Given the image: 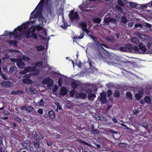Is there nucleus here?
<instances>
[{
    "mask_svg": "<svg viewBox=\"0 0 152 152\" xmlns=\"http://www.w3.org/2000/svg\"><path fill=\"white\" fill-rule=\"evenodd\" d=\"M21 26H22L23 30L26 29L28 28V26L26 24L23 23Z\"/></svg>",
    "mask_w": 152,
    "mask_h": 152,
    "instance_id": "6e6d98bb",
    "label": "nucleus"
},
{
    "mask_svg": "<svg viewBox=\"0 0 152 152\" xmlns=\"http://www.w3.org/2000/svg\"><path fill=\"white\" fill-rule=\"evenodd\" d=\"M97 43L98 44V45L102 49H103L104 50H105V49L103 47V46H104L105 48H110L106 45L102 43H101L100 42H97Z\"/></svg>",
    "mask_w": 152,
    "mask_h": 152,
    "instance_id": "f3484780",
    "label": "nucleus"
},
{
    "mask_svg": "<svg viewBox=\"0 0 152 152\" xmlns=\"http://www.w3.org/2000/svg\"><path fill=\"white\" fill-rule=\"evenodd\" d=\"M131 40L132 42L135 43H137L138 42V39L136 37H133Z\"/></svg>",
    "mask_w": 152,
    "mask_h": 152,
    "instance_id": "09e8293b",
    "label": "nucleus"
},
{
    "mask_svg": "<svg viewBox=\"0 0 152 152\" xmlns=\"http://www.w3.org/2000/svg\"><path fill=\"white\" fill-rule=\"evenodd\" d=\"M129 5L130 7L132 8L138 9L139 8V4H136L135 3L130 2L129 3Z\"/></svg>",
    "mask_w": 152,
    "mask_h": 152,
    "instance_id": "a211bd4d",
    "label": "nucleus"
},
{
    "mask_svg": "<svg viewBox=\"0 0 152 152\" xmlns=\"http://www.w3.org/2000/svg\"><path fill=\"white\" fill-rule=\"evenodd\" d=\"M22 82L25 84H31L33 83V81L29 78H25L22 80Z\"/></svg>",
    "mask_w": 152,
    "mask_h": 152,
    "instance_id": "2eb2a0df",
    "label": "nucleus"
},
{
    "mask_svg": "<svg viewBox=\"0 0 152 152\" xmlns=\"http://www.w3.org/2000/svg\"><path fill=\"white\" fill-rule=\"evenodd\" d=\"M15 68L14 66L10 67V72H13L15 70Z\"/></svg>",
    "mask_w": 152,
    "mask_h": 152,
    "instance_id": "69168bd1",
    "label": "nucleus"
},
{
    "mask_svg": "<svg viewBox=\"0 0 152 152\" xmlns=\"http://www.w3.org/2000/svg\"><path fill=\"white\" fill-rule=\"evenodd\" d=\"M92 143L94 144L96 146V148H97L98 149H99L101 148V145L99 144H97L95 141H92Z\"/></svg>",
    "mask_w": 152,
    "mask_h": 152,
    "instance_id": "5fc2aeb1",
    "label": "nucleus"
},
{
    "mask_svg": "<svg viewBox=\"0 0 152 152\" xmlns=\"http://www.w3.org/2000/svg\"><path fill=\"white\" fill-rule=\"evenodd\" d=\"M34 109L32 107L30 106L28 107V109H27V110L29 112H31L34 111Z\"/></svg>",
    "mask_w": 152,
    "mask_h": 152,
    "instance_id": "a18cd8bd",
    "label": "nucleus"
},
{
    "mask_svg": "<svg viewBox=\"0 0 152 152\" xmlns=\"http://www.w3.org/2000/svg\"><path fill=\"white\" fill-rule=\"evenodd\" d=\"M101 97L100 98V101L102 103H104L107 100L105 95L102 93L100 94Z\"/></svg>",
    "mask_w": 152,
    "mask_h": 152,
    "instance_id": "f8f14e48",
    "label": "nucleus"
},
{
    "mask_svg": "<svg viewBox=\"0 0 152 152\" xmlns=\"http://www.w3.org/2000/svg\"><path fill=\"white\" fill-rule=\"evenodd\" d=\"M148 6L147 4H139L138 9H144L147 8Z\"/></svg>",
    "mask_w": 152,
    "mask_h": 152,
    "instance_id": "cd10ccee",
    "label": "nucleus"
},
{
    "mask_svg": "<svg viewBox=\"0 0 152 152\" xmlns=\"http://www.w3.org/2000/svg\"><path fill=\"white\" fill-rule=\"evenodd\" d=\"M92 92V90L90 88H88L87 89H86L85 91V93L86 94L89 95L91 94Z\"/></svg>",
    "mask_w": 152,
    "mask_h": 152,
    "instance_id": "c03bdc74",
    "label": "nucleus"
},
{
    "mask_svg": "<svg viewBox=\"0 0 152 152\" xmlns=\"http://www.w3.org/2000/svg\"><path fill=\"white\" fill-rule=\"evenodd\" d=\"M43 64V63L42 61H38L35 64V66H36V67L37 66L40 67L42 66Z\"/></svg>",
    "mask_w": 152,
    "mask_h": 152,
    "instance_id": "473e14b6",
    "label": "nucleus"
},
{
    "mask_svg": "<svg viewBox=\"0 0 152 152\" xmlns=\"http://www.w3.org/2000/svg\"><path fill=\"white\" fill-rule=\"evenodd\" d=\"M25 34L24 36H25L26 38L28 39L31 37L30 31H26L25 32Z\"/></svg>",
    "mask_w": 152,
    "mask_h": 152,
    "instance_id": "2f4dec72",
    "label": "nucleus"
},
{
    "mask_svg": "<svg viewBox=\"0 0 152 152\" xmlns=\"http://www.w3.org/2000/svg\"><path fill=\"white\" fill-rule=\"evenodd\" d=\"M106 40L109 42H115V39H114L113 37L112 38H110V37H107L106 39Z\"/></svg>",
    "mask_w": 152,
    "mask_h": 152,
    "instance_id": "4c0bfd02",
    "label": "nucleus"
},
{
    "mask_svg": "<svg viewBox=\"0 0 152 152\" xmlns=\"http://www.w3.org/2000/svg\"><path fill=\"white\" fill-rule=\"evenodd\" d=\"M121 23H126L128 22V20L126 18V17L124 15H123L121 17Z\"/></svg>",
    "mask_w": 152,
    "mask_h": 152,
    "instance_id": "a878e982",
    "label": "nucleus"
},
{
    "mask_svg": "<svg viewBox=\"0 0 152 152\" xmlns=\"http://www.w3.org/2000/svg\"><path fill=\"white\" fill-rule=\"evenodd\" d=\"M75 93V89H73L71 91H70V94L71 96H74V94Z\"/></svg>",
    "mask_w": 152,
    "mask_h": 152,
    "instance_id": "e2e57ef3",
    "label": "nucleus"
},
{
    "mask_svg": "<svg viewBox=\"0 0 152 152\" xmlns=\"http://www.w3.org/2000/svg\"><path fill=\"white\" fill-rule=\"evenodd\" d=\"M114 96L116 97H119L120 96V92L117 90H115L114 93Z\"/></svg>",
    "mask_w": 152,
    "mask_h": 152,
    "instance_id": "ea45409f",
    "label": "nucleus"
},
{
    "mask_svg": "<svg viewBox=\"0 0 152 152\" xmlns=\"http://www.w3.org/2000/svg\"><path fill=\"white\" fill-rule=\"evenodd\" d=\"M66 89L65 87H62L60 91V94L62 96H64L66 94Z\"/></svg>",
    "mask_w": 152,
    "mask_h": 152,
    "instance_id": "9b49d317",
    "label": "nucleus"
},
{
    "mask_svg": "<svg viewBox=\"0 0 152 152\" xmlns=\"http://www.w3.org/2000/svg\"><path fill=\"white\" fill-rule=\"evenodd\" d=\"M91 133L95 135H98L99 133V131L98 129H92L91 131Z\"/></svg>",
    "mask_w": 152,
    "mask_h": 152,
    "instance_id": "393cba45",
    "label": "nucleus"
},
{
    "mask_svg": "<svg viewBox=\"0 0 152 152\" xmlns=\"http://www.w3.org/2000/svg\"><path fill=\"white\" fill-rule=\"evenodd\" d=\"M39 70L38 69H37V68H35V69L33 71L32 74L33 75H37L39 74Z\"/></svg>",
    "mask_w": 152,
    "mask_h": 152,
    "instance_id": "c85d7f7f",
    "label": "nucleus"
},
{
    "mask_svg": "<svg viewBox=\"0 0 152 152\" xmlns=\"http://www.w3.org/2000/svg\"><path fill=\"white\" fill-rule=\"evenodd\" d=\"M31 37L35 39H38L37 36L35 33H32L31 34Z\"/></svg>",
    "mask_w": 152,
    "mask_h": 152,
    "instance_id": "49530a36",
    "label": "nucleus"
},
{
    "mask_svg": "<svg viewBox=\"0 0 152 152\" xmlns=\"http://www.w3.org/2000/svg\"><path fill=\"white\" fill-rule=\"evenodd\" d=\"M136 34L138 36V37L140 38H142L143 37H145V35H144L142 34L139 32H137Z\"/></svg>",
    "mask_w": 152,
    "mask_h": 152,
    "instance_id": "864d4df0",
    "label": "nucleus"
},
{
    "mask_svg": "<svg viewBox=\"0 0 152 152\" xmlns=\"http://www.w3.org/2000/svg\"><path fill=\"white\" fill-rule=\"evenodd\" d=\"M15 62H16L17 65L20 69L23 68L25 65V63L21 59L18 58L15 59Z\"/></svg>",
    "mask_w": 152,
    "mask_h": 152,
    "instance_id": "39448f33",
    "label": "nucleus"
},
{
    "mask_svg": "<svg viewBox=\"0 0 152 152\" xmlns=\"http://www.w3.org/2000/svg\"><path fill=\"white\" fill-rule=\"evenodd\" d=\"M37 111V112L40 114H42L43 113V110L42 109H38Z\"/></svg>",
    "mask_w": 152,
    "mask_h": 152,
    "instance_id": "774afa93",
    "label": "nucleus"
},
{
    "mask_svg": "<svg viewBox=\"0 0 152 152\" xmlns=\"http://www.w3.org/2000/svg\"><path fill=\"white\" fill-rule=\"evenodd\" d=\"M80 25L82 27V29L83 30V28H86L87 27V25L86 23L85 22H83L81 23Z\"/></svg>",
    "mask_w": 152,
    "mask_h": 152,
    "instance_id": "72a5a7b5",
    "label": "nucleus"
},
{
    "mask_svg": "<svg viewBox=\"0 0 152 152\" xmlns=\"http://www.w3.org/2000/svg\"><path fill=\"white\" fill-rule=\"evenodd\" d=\"M111 18L107 17L104 18V22L106 23H108L110 22Z\"/></svg>",
    "mask_w": 152,
    "mask_h": 152,
    "instance_id": "e433bc0d",
    "label": "nucleus"
},
{
    "mask_svg": "<svg viewBox=\"0 0 152 152\" xmlns=\"http://www.w3.org/2000/svg\"><path fill=\"white\" fill-rule=\"evenodd\" d=\"M89 36L91 38L94 40V41L96 42V45L98 46V44L97 43V42H99L97 41V38L96 37H94L93 35L91 34L89 35Z\"/></svg>",
    "mask_w": 152,
    "mask_h": 152,
    "instance_id": "bb28decb",
    "label": "nucleus"
},
{
    "mask_svg": "<svg viewBox=\"0 0 152 152\" xmlns=\"http://www.w3.org/2000/svg\"><path fill=\"white\" fill-rule=\"evenodd\" d=\"M58 84L60 87L62 86V79L61 77L59 78L58 80Z\"/></svg>",
    "mask_w": 152,
    "mask_h": 152,
    "instance_id": "13d9d810",
    "label": "nucleus"
},
{
    "mask_svg": "<svg viewBox=\"0 0 152 152\" xmlns=\"http://www.w3.org/2000/svg\"><path fill=\"white\" fill-rule=\"evenodd\" d=\"M139 27H140V28H142V25L141 24L139 23H136L134 25V27L135 28H137Z\"/></svg>",
    "mask_w": 152,
    "mask_h": 152,
    "instance_id": "4d7b16f0",
    "label": "nucleus"
},
{
    "mask_svg": "<svg viewBox=\"0 0 152 152\" xmlns=\"http://www.w3.org/2000/svg\"><path fill=\"white\" fill-rule=\"evenodd\" d=\"M37 50L39 51H40L44 50L45 48L42 45H39L36 47Z\"/></svg>",
    "mask_w": 152,
    "mask_h": 152,
    "instance_id": "b1692460",
    "label": "nucleus"
},
{
    "mask_svg": "<svg viewBox=\"0 0 152 152\" xmlns=\"http://www.w3.org/2000/svg\"><path fill=\"white\" fill-rule=\"evenodd\" d=\"M144 100L145 102L147 104H150L151 101V98L148 96H145L144 97Z\"/></svg>",
    "mask_w": 152,
    "mask_h": 152,
    "instance_id": "dca6fc26",
    "label": "nucleus"
},
{
    "mask_svg": "<svg viewBox=\"0 0 152 152\" xmlns=\"http://www.w3.org/2000/svg\"><path fill=\"white\" fill-rule=\"evenodd\" d=\"M0 75L3 79L6 80H7V78L6 77V75L4 73H2Z\"/></svg>",
    "mask_w": 152,
    "mask_h": 152,
    "instance_id": "680f3d73",
    "label": "nucleus"
},
{
    "mask_svg": "<svg viewBox=\"0 0 152 152\" xmlns=\"http://www.w3.org/2000/svg\"><path fill=\"white\" fill-rule=\"evenodd\" d=\"M107 96L110 97L112 94V91L110 90H109L107 92Z\"/></svg>",
    "mask_w": 152,
    "mask_h": 152,
    "instance_id": "338daca9",
    "label": "nucleus"
},
{
    "mask_svg": "<svg viewBox=\"0 0 152 152\" xmlns=\"http://www.w3.org/2000/svg\"><path fill=\"white\" fill-rule=\"evenodd\" d=\"M88 97L89 100H94V98L96 97V96L94 94H91L88 95Z\"/></svg>",
    "mask_w": 152,
    "mask_h": 152,
    "instance_id": "5701e85b",
    "label": "nucleus"
},
{
    "mask_svg": "<svg viewBox=\"0 0 152 152\" xmlns=\"http://www.w3.org/2000/svg\"><path fill=\"white\" fill-rule=\"evenodd\" d=\"M45 0H41L38 5L34 10L31 13L30 18L34 19L37 18L39 15L38 12H36L34 14V12L38 8L42 9L43 7V4L44 3ZM46 9L47 11L50 14L52 13V4L51 0H46Z\"/></svg>",
    "mask_w": 152,
    "mask_h": 152,
    "instance_id": "f257e3e1",
    "label": "nucleus"
},
{
    "mask_svg": "<svg viewBox=\"0 0 152 152\" xmlns=\"http://www.w3.org/2000/svg\"><path fill=\"white\" fill-rule=\"evenodd\" d=\"M22 59L24 61H28L30 60V58L25 55H23L22 57Z\"/></svg>",
    "mask_w": 152,
    "mask_h": 152,
    "instance_id": "a19ab883",
    "label": "nucleus"
},
{
    "mask_svg": "<svg viewBox=\"0 0 152 152\" xmlns=\"http://www.w3.org/2000/svg\"><path fill=\"white\" fill-rule=\"evenodd\" d=\"M69 16L71 20L77 19L79 18V15L77 11L74 12V10H72L70 12Z\"/></svg>",
    "mask_w": 152,
    "mask_h": 152,
    "instance_id": "20e7f679",
    "label": "nucleus"
},
{
    "mask_svg": "<svg viewBox=\"0 0 152 152\" xmlns=\"http://www.w3.org/2000/svg\"><path fill=\"white\" fill-rule=\"evenodd\" d=\"M39 140H34L33 142L34 145L36 149H38L39 148Z\"/></svg>",
    "mask_w": 152,
    "mask_h": 152,
    "instance_id": "4468645a",
    "label": "nucleus"
},
{
    "mask_svg": "<svg viewBox=\"0 0 152 152\" xmlns=\"http://www.w3.org/2000/svg\"><path fill=\"white\" fill-rule=\"evenodd\" d=\"M4 35L5 36H10L11 35L13 36L15 39H20L22 38L21 34L18 32L16 31V28H15L13 31L12 32L6 31H4Z\"/></svg>",
    "mask_w": 152,
    "mask_h": 152,
    "instance_id": "f03ea898",
    "label": "nucleus"
},
{
    "mask_svg": "<svg viewBox=\"0 0 152 152\" xmlns=\"http://www.w3.org/2000/svg\"><path fill=\"white\" fill-rule=\"evenodd\" d=\"M35 133L34 136V140H39V136L37 133L36 132H35Z\"/></svg>",
    "mask_w": 152,
    "mask_h": 152,
    "instance_id": "7c9ffc66",
    "label": "nucleus"
},
{
    "mask_svg": "<svg viewBox=\"0 0 152 152\" xmlns=\"http://www.w3.org/2000/svg\"><path fill=\"white\" fill-rule=\"evenodd\" d=\"M6 42L9 44L11 46H13L14 47L18 46V42L16 40H8L6 41Z\"/></svg>",
    "mask_w": 152,
    "mask_h": 152,
    "instance_id": "6e6552de",
    "label": "nucleus"
},
{
    "mask_svg": "<svg viewBox=\"0 0 152 152\" xmlns=\"http://www.w3.org/2000/svg\"><path fill=\"white\" fill-rule=\"evenodd\" d=\"M119 45L118 44H115L113 46H112L110 48H112L113 49L118 50L119 49Z\"/></svg>",
    "mask_w": 152,
    "mask_h": 152,
    "instance_id": "79ce46f5",
    "label": "nucleus"
},
{
    "mask_svg": "<svg viewBox=\"0 0 152 152\" xmlns=\"http://www.w3.org/2000/svg\"><path fill=\"white\" fill-rule=\"evenodd\" d=\"M79 7L80 10L83 12H87L88 11V10L85 8L88 7L87 6H82V5H80L79 6Z\"/></svg>",
    "mask_w": 152,
    "mask_h": 152,
    "instance_id": "412c9836",
    "label": "nucleus"
},
{
    "mask_svg": "<svg viewBox=\"0 0 152 152\" xmlns=\"http://www.w3.org/2000/svg\"><path fill=\"white\" fill-rule=\"evenodd\" d=\"M53 80L50 79L48 84V86L51 87L53 86Z\"/></svg>",
    "mask_w": 152,
    "mask_h": 152,
    "instance_id": "58836bf2",
    "label": "nucleus"
},
{
    "mask_svg": "<svg viewBox=\"0 0 152 152\" xmlns=\"http://www.w3.org/2000/svg\"><path fill=\"white\" fill-rule=\"evenodd\" d=\"M133 47L131 44L125 45L124 46H121L119 48L120 51L124 52H132L133 51Z\"/></svg>",
    "mask_w": 152,
    "mask_h": 152,
    "instance_id": "7ed1b4c3",
    "label": "nucleus"
},
{
    "mask_svg": "<svg viewBox=\"0 0 152 152\" xmlns=\"http://www.w3.org/2000/svg\"><path fill=\"white\" fill-rule=\"evenodd\" d=\"M135 95L136 99L137 100H139L140 99L141 97V96L140 93H136L135 94Z\"/></svg>",
    "mask_w": 152,
    "mask_h": 152,
    "instance_id": "c9c22d12",
    "label": "nucleus"
},
{
    "mask_svg": "<svg viewBox=\"0 0 152 152\" xmlns=\"http://www.w3.org/2000/svg\"><path fill=\"white\" fill-rule=\"evenodd\" d=\"M138 47L140 51V54H145L146 53L147 49L144 45L142 43H140L138 45Z\"/></svg>",
    "mask_w": 152,
    "mask_h": 152,
    "instance_id": "423d86ee",
    "label": "nucleus"
},
{
    "mask_svg": "<svg viewBox=\"0 0 152 152\" xmlns=\"http://www.w3.org/2000/svg\"><path fill=\"white\" fill-rule=\"evenodd\" d=\"M25 90L27 93H31L33 94H36L37 91L35 89L32 87L31 86L28 88H26Z\"/></svg>",
    "mask_w": 152,
    "mask_h": 152,
    "instance_id": "0eeeda50",
    "label": "nucleus"
},
{
    "mask_svg": "<svg viewBox=\"0 0 152 152\" xmlns=\"http://www.w3.org/2000/svg\"><path fill=\"white\" fill-rule=\"evenodd\" d=\"M39 105H43L45 103L44 102L42 98L39 102H38L37 103Z\"/></svg>",
    "mask_w": 152,
    "mask_h": 152,
    "instance_id": "3c124183",
    "label": "nucleus"
},
{
    "mask_svg": "<svg viewBox=\"0 0 152 152\" xmlns=\"http://www.w3.org/2000/svg\"><path fill=\"white\" fill-rule=\"evenodd\" d=\"M16 28V31L20 33V32L23 31L22 26L21 25L18 26L17 28Z\"/></svg>",
    "mask_w": 152,
    "mask_h": 152,
    "instance_id": "de8ad7c7",
    "label": "nucleus"
},
{
    "mask_svg": "<svg viewBox=\"0 0 152 152\" xmlns=\"http://www.w3.org/2000/svg\"><path fill=\"white\" fill-rule=\"evenodd\" d=\"M14 119L16 121L18 122V123H20L21 121V119L18 117V116H17L14 118Z\"/></svg>",
    "mask_w": 152,
    "mask_h": 152,
    "instance_id": "37998d69",
    "label": "nucleus"
},
{
    "mask_svg": "<svg viewBox=\"0 0 152 152\" xmlns=\"http://www.w3.org/2000/svg\"><path fill=\"white\" fill-rule=\"evenodd\" d=\"M48 118L51 119H54L55 117V114L54 111L51 110L49 111L48 113Z\"/></svg>",
    "mask_w": 152,
    "mask_h": 152,
    "instance_id": "9d476101",
    "label": "nucleus"
},
{
    "mask_svg": "<svg viewBox=\"0 0 152 152\" xmlns=\"http://www.w3.org/2000/svg\"><path fill=\"white\" fill-rule=\"evenodd\" d=\"M1 85L5 88H8L11 86V83L9 81H4L1 82Z\"/></svg>",
    "mask_w": 152,
    "mask_h": 152,
    "instance_id": "1a4fd4ad",
    "label": "nucleus"
},
{
    "mask_svg": "<svg viewBox=\"0 0 152 152\" xmlns=\"http://www.w3.org/2000/svg\"><path fill=\"white\" fill-rule=\"evenodd\" d=\"M84 31H85L88 35L89 36V35L90 34H89V31L88 30L87 28H83V30H82V31H83L84 32Z\"/></svg>",
    "mask_w": 152,
    "mask_h": 152,
    "instance_id": "0e129e2a",
    "label": "nucleus"
},
{
    "mask_svg": "<svg viewBox=\"0 0 152 152\" xmlns=\"http://www.w3.org/2000/svg\"><path fill=\"white\" fill-rule=\"evenodd\" d=\"M29 72H33L34 70L35 69V68H37L36 66H29Z\"/></svg>",
    "mask_w": 152,
    "mask_h": 152,
    "instance_id": "052dcab7",
    "label": "nucleus"
},
{
    "mask_svg": "<svg viewBox=\"0 0 152 152\" xmlns=\"http://www.w3.org/2000/svg\"><path fill=\"white\" fill-rule=\"evenodd\" d=\"M79 97L81 98L82 99H84L86 98V94L83 93H80L79 94Z\"/></svg>",
    "mask_w": 152,
    "mask_h": 152,
    "instance_id": "8fccbe9b",
    "label": "nucleus"
},
{
    "mask_svg": "<svg viewBox=\"0 0 152 152\" xmlns=\"http://www.w3.org/2000/svg\"><path fill=\"white\" fill-rule=\"evenodd\" d=\"M92 21L94 23L99 24L101 22V19L100 18H94L93 19Z\"/></svg>",
    "mask_w": 152,
    "mask_h": 152,
    "instance_id": "4be33fe9",
    "label": "nucleus"
},
{
    "mask_svg": "<svg viewBox=\"0 0 152 152\" xmlns=\"http://www.w3.org/2000/svg\"><path fill=\"white\" fill-rule=\"evenodd\" d=\"M80 34L79 36H75L73 37V39H80L83 38L84 36V33L83 31L80 32Z\"/></svg>",
    "mask_w": 152,
    "mask_h": 152,
    "instance_id": "ddd939ff",
    "label": "nucleus"
},
{
    "mask_svg": "<svg viewBox=\"0 0 152 152\" xmlns=\"http://www.w3.org/2000/svg\"><path fill=\"white\" fill-rule=\"evenodd\" d=\"M133 50L136 53L140 54V51L139 50L138 46H134L133 47Z\"/></svg>",
    "mask_w": 152,
    "mask_h": 152,
    "instance_id": "c756f323",
    "label": "nucleus"
},
{
    "mask_svg": "<svg viewBox=\"0 0 152 152\" xmlns=\"http://www.w3.org/2000/svg\"><path fill=\"white\" fill-rule=\"evenodd\" d=\"M71 85L72 88L74 89H76L78 87V84L75 81H72Z\"/></svg>",
    "mask_w": 152,
    "mask_h": 152,
    "instance_id": "aec40b11",
    "label": "nucleus"
},
{
    "mask_svg": "<svg viewBox=\"0 0 152 152\" xmlns=\"http://www.w3.org/2000/svg\"><path fill=\"white\" fill-rule=\"evenodd\" d=\"M126 95L128 99H132V95L130 92H127L126 93Z\"/></svg>",
    "mask_w": 152,
    "mask_h": 152,
    "instance_id": "f704fd0d",
    "label": "nucleus"
},
{
    "mask_svg": "<svg viewBox=\"0 0 152 152\" xmlns=\"http://www.w3.org/2000/svg\"><path fill=\"white\" fill-rule=\"evenodd\" d=\"M50 79L49 77H46L42 80V83L44 85L48 84Z\"/></svg>",
    "mask_w": 152,
    "mask_h": 152,
    "instance_id": "6ab92c4d",
    "label": "nucleus"
},
{
    "mask_svg": "<svg viewBox=\"0 0 152 152\" xmlns=\"http://www.w3.org/2000/svg\"><path fill=\"white\" fill-rule=\"evenodd\" d=\"M112 22L114 24H116L117 23V20L113 18H111L110 22Z\"/></svg>",
    "mask_w": 152,
    "mask_h": 152,
    "instance_id": "bf43d9fd",
    "label": "nucleus"
},
{
    "mask_svg": "<svg viewBox=\"0 0 152 152\" xmlns=\"http://www.w3.org/2000/svg\"><path fill=\"white\" fill-rule=\"evenodd\" d=\"M118 4L122 7H124V2L122 0H118Z\"/></svg>",
    "mask_w": 152,
    "mask_h": 152,
    "instance_id": "603ef678",
    "label": "nucleus"
}]
</instances>
